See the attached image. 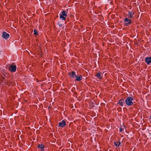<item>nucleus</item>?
Returning <instances> with one entry per match:
<instances>
[{"label":"nucleus","mask_w":151,"mask_h":151,"mask_svg":"<svg viewBox=\"0 0 151 151\" xmlns=\"http://www.w3.org/2000/svg\"><path fill=\"white\" fill-rule=\"evenodd\" d=\"M123 131V129L122 128H120L119 129V131L120 132H122Z\"/></svg>","instance_id":"18"},{"label":"nucleus","mask_w":151,"mask_h":151,"mask_svg":"<svg viewBox=\"0 0 151 151\" xmlns=\"http://www.w3.org/2000/svg\"><path fill=\"white\" fill-rule=\"evenodd\" d=\"M60 18L62 19L63 20H65L66 18L62 14H61L60 15Z\"/></svg>","instance_id":"13"},{"label":"nucleus","mask_w":151,"mask_h":151,"mask_svg":"<svg viewBox=\"0 0 151 151\" xmlns=\"http://www.w3.org/2000/svg\"><path fill=\"white\" fill-rule=\"evenodd\" d=\"M59 25L60 27H61L62 26V25L61 24H60Z\"/></svg>","instance_id":"19"},{"label":"nucleus","mask_w":151,"mask_h":151,"mask_svg":"<svg viewBox=\"0 0 151 151\" xmlns=\"http://www.w3.org/2000/svg\"><path fill=\"white\" fill-rule=\"evenodd\" d=\"M124 99H121L118 101V104L120 106H124Z\"/></svg>","instance_id":"7"},{"label":"nucleus","mask_w":151,"mask_h":151,"mask_svg":"<svg viewBox=\"0 0 151 151\" xmlns=\"http://www.w3.org/2000/svg\"><path fill=\"white\" fill-rule=\"evenodd\" d=\"M103 74L102 73L99 72V73H98L96 75V76L99 79H101L102 78Z\"/></svg>","instance_id":"9"},{"label":"nucleus","mask_w":151,"mask_h":151,"mask_svg":"<svg viewBox=\"0 0 151 151\" xmlns=\"http://www.w3.org/2000/svg\"><path fill=\"white\" fill-rule=\"evenodd\" d=\"M34 34L35 35H37L38 34V32L36 29H34Z\"/></svg>","instance_id":"15"},{"label":"nucleus","mask_w":151,"mask_h":151,"mask_svg":"<svg viewBox=\"0 0 151 151\" xmlns=\"http://www.w3.org/2000/svg\"><path fill=\"white\" fill-rule=\"evenodd\" d=\"M133 99L132 97H128L125 100L126 104L129 106H131L133 104L132 101Z\"/></svg>","instance_id":"1"},{"label":"nucleus","mask_w":151,"mask_h":151,"mask_svg":"<svg viewBox=\"0 0 151 151\" xmlns=\"http://www.w3.org/2000/svg\"><path fill=\"white\" fill-rule=\"evenodd\" d=\"M62 14L65 17H66L67 16V13L65 11H63L62 12Z\"/></svg>","instance_id":"12"},{"label":"nucleus","mask_w":151,"mask_h":151,"mask_svg":"<svg viewBox=\"0 0 151 151\" xmlns=\"http://www.w3.org/2000/svg\"><path fill=\"white\" fill-rule=\"evenodd\" d=\"M118 147L121 145V144L120 142H118Z\"/></svg>","instance_id":"17"},{"label":"nucleus","mask_w":151,"mask_h":151,"mask_svg":"<svg viewBox=\"0 0 151 151\" xmlns=\"http://www.w3.org/2000/svg\"><path fill=\"white\" fill-rule=\"evenodd\" d=\"M76 78L75 79V81H80L82 79V76H78L77 75V77H76Z\"/></svg>","instance_id":"11"},{"label":"nucleus","mask_w":151,"mask_h":151,"mask_svg":"<svg viewBox=\"0 0 151 151\" xmlns=\"http://www.w3.org/2000/svg\"><path fill=\"white\" fill-rule=\"evenodd\" d=\"M118 142H114V145L116 146H118Z\"/></svg>","instance_id":"16"},{"label":"nucleus","mask_w":151,"mask_h":151,"mask_svg":"<svg viewBox=\"0 0 151 151\" xmlns=\"http://www.w3.org/2000/svg\"><path fill=\"white\" fill-rule=\"evenodd\" d=\"M124 22L125 23V24L126 26L130 24L132 22L131 20L127 18H126L124 19Z\"/></svg>","instance_id":"3"},{"label":"nucleus","mask_w":151,"mask_h":151,"mask_svg":"<svg viewBox=\"0 0 151 151\" xmlns=\"http://www.w3.org/2000/svg\"><path fill=\"white\" fill-rule=\"evenodd\" d=\"M38 147L39 148H40L41 150H42L44 149V146L42 145H38Z\"/></svg>","instance_id":"14"},{"label":"nucleus","mask_w":151,"mask_h":151,"mask_svg":"<svg viewBox=\"0 0 151 151\" xmlns=\"http://www.w3.org/2000/svg\"><path fill=\"white\" fill-rule=\"evenodd\" d=\"M9 35L6 32H3L2 37L3 39L7 40L9 38Z\"/></svg>","instance_id":"2"},{"label":"nucleus","mask_w":151,"mask_h":151,"mask_svg":"<svg viewBox=\"0 0 151 151\" xmlns=\"http://www.w3.org/2000/svg\"><path fill=\"white\" fill-rule=\"evenodd\" d=\"M108 1H110V0H108Z\"/></svg>","instance_id":"21"},{"label":"nucleus","mask_w":151,"mask_h":151,"mask_svg":"<svg viewBox=\"0 0 151 151\" xmlns=\"http://www.w3.org/2000/svg\"><path fill=\"white\" fill-rule=\"evenodd\" d=\"M17 67L15 65H11L10 66V70L12 72H14L16 70Z\"/></svg>","instance_id":"4"},{"label":"nucleus","mask_w":151,"mask_h":151,"mask_svg":"<svg viewBox=\"0 0 151 151\" xmlns=\"http://www.w3.org/2000/svg\"><path fill=\"white\" fill-rule=\"evenodd\" d=\"M134 13L132 11H129L128 14V16L129 18H132L133 17Z\"/></svg>","instance_id":"10"},{"label":"nucleus","mask_w":151,"mask_h":151,"mask_svg":"<svg viewBox=\"0 0 151 151\" xmlns=\"http://www.w3.org/2000/svg\"><path fill=\"white\" fill-rule=\"evenodd\" d=\"M150 119H151V115L150 116Z\"/></svg>","instance_id":"20"},{"label":"nucleus","mask_w":151,"mask_h":151,"mask_svg":"<svg viewBox=\"0 0 151 151\" xmlns=\"http://www.w3.org/2000/svg\"><path fill=\"white\" fill-rule=\"evenodd\" d=\"M66 125L65 122L64 120L62 121L61 122H60L59 124V126L61 127H64Z\"/></svg>","instance_id":"6"},{"label":"nucleus","mask_w":151,"mask_h":151,"mask_svg":"<svg viewBox=\"0 0 151 151\" xmlns=\"http://www.w3.org/2000/svg\"><path fill=\"white\" fill-rule=\"evenodd\" d=\"M145 62L147 65H149L151 63V57H146L145 58Z\"/></svg>","instance_id":"5"},{"label":"nucleus","mask_w":151,"mask_h":151,"mask_svg":"<svg viewBox=\"0 0 151 151\" xmlns=\"http://www.w3.org/2000/svg\"><path fill=\"white\" fill-rule=\"evenodd\" d=\"M70 76L71 78H75L77 77V75L76 74V73L74 71H72L71 73H69Z\"/></svg>","instance_id":"8"}]
</instances>
